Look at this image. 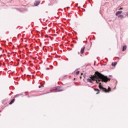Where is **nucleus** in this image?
<instances>
[{"instance_id": "4468645a", "label": "nucleus", "mask_w": 128, "mask_h": 128, "mask_svg": "<svg viewBox=\"0 0 128 128\" xmlns=\"http://www.w3.org/2000/svg\"><path fill=\"white\" fill-rule=\"evenodd\" d=\"M82 74H84L82 73V74H81V76H82Z\"/></svg>"}, {"instance_id": "39448f33", "label": "nucleus", "mask_w": 128, "mask_h": 128, "mask_svg": "<svg viewBox=\"0 0 128 128\" xmlns=\"http://www.w3.org/2000/svg\"><path fill=\"white\" fill-rule=\"evenodd\" d=\"M56 92H60V87L58 86L56 88Z\"/></svg>"}, {"instance_id": "f257e3e1", "label": "nucleus", "mask_w": 128, "mask_h": 128, "mask_svg": "<svg viewBox=\"0 0 128 128\" xmlns=\"http://www.w3.org/2000/svg\"><path fill=\"white\" fill-rule=\"evenodd\" d=\"M90 78L86 79V80L88 82L93 84L94 82L92 81L96 80L97 84H99V88L102 90V92H110V87H108V90H107L106 88H104L102 86V83L100 82H110V78H108L107 76H104L102 74L98 72H96L94 75H91L90 76Z\"/></svg>"}, {"instance_id": "dca6fc26", "label": "nucleus", "mask_w": 128, "mask_h": 128, "mask_svg": "<svg viewBox=\"0 0 128 128\" xmlns=\"http://www.w3.org/2000/svg\"><path fill=\"white\" fill-rule=\"evenodd\" d=\"M74 80H76V78H74Z\"/></svg>"}, {"instance_id": "0eeeda50", "label": "nucleus", "mask_w": 128, "mask_h": 128, "mask_svg": "<svg viewBox=\"0 0 128 128\" xmlns=\"http://www.w3.org/2000/svg\"><path fill=\"white\" fill-rule=\"evenodd\" d=\"M14 99H13L11 100L9 104H14Z\"/></svg>"}, {"instance_id": "f03ea898", "label": "nucleus", "mask_w": 128, "mask_h": 128, "mask_svg": "<svg viewBox=\"0 0 128 128\" xmlns=\"http://www.w3.org/2000/svg\"><path fill=\"white\" fill-rule=\"evenodd\" d=\"M85 48H86L84 46V48H81V50H80L81 54H82L84 52Z\"/></svg>"}, {"instance_id": "423d86ee", "label": "nucleus", "mask_w": 128, "mask_h": 128, "mask_svg": "<svg viewBox=\"0 0 128 128\" xmlns=\"http://www.w3.org/2000/svg\"><path fill=\"white\" fill-rule=\"evenodd\" d=\"M118 18H124V15L122 14H120L118 16Z\"/></svg>"}, {"instance_id": "6e6552de", "label": "nucleus", "mask_w": 128, "mask_h": 128, "mask_svg": "<svg viewBox=\"0 0 128 128\" xmlns=\"http://www.w3.org/2000/svg\"><path fill=\"white\" fill-rule=\"evenodd\" d=\"M126 50V46H123L122 51L124 52V50Z\"/></svg>"}, {"instance_id": "ddd939ff", "label": "nucleus", "mask_w": 128, "mask_h": 128, "mask_svg": "<svg viewBox=\"0 0 128 128\" xmlns=\"http://www.w3.org/2000/svg\"><path fill=\"white\" fill-rule=\"evenodd\" d=\"M38 88H42V86H38Z\"/></svg>"}, {"instance_id": "f8f14e48", "label": "nucleus", "mask_w": 128, "mask_h": 128, "mask_svg": "<svg viewBox=\"0 0 128 128\" xmlns=\"http://www.w3.org/2000/svg\"><path fill=\"white\" fill-rule=\"evenodd\" d=\"M119 10H122V8H118Z\"/></svg>"}, {"instance_id": "7ed1b4c3", "label": "nucleus", "mask_w": 128, "mask_h": 128, "mask_svg": "<svg viewBox=\"0 0 128 128\" xmlns=\"http://www.w3.org/2000/svg\"><path fill=\"white\" fill-rule=\"evenodd\" d=\"M122 11H118L116 13V16H118V14H122Z\"/></svg>"}, {"instance_id": "2eb2a0df", "label": "nucleus", "mask_w": 128, "mask_h": 128, "mask_svg": "<svg viewBox=\"0 0 128 128\" xmlns=\"http://www.w3.org/2000/svg\"><path fill=\"white\" fill-rule=\"evenodd\" d=\"M80 78H82V76H80Z\"/></svg>"}, {"instance_id": "9d476101", "label": "nucleus", "mask_w": 128, "mask_h": 128, "mask_svg": "<svg viewBox=\"0 0 128 128\" xmlns=\"http://www.w3.org/2000/svg\"><path fill=\"white\" fill-rule=\"evenodd\" d=\"M35 6H38L40 4V2H37L34 4Z\"/></svg>"}, {"instance_id": "20e7f679", "label": "nucleus", "mask_w": 128, "mask_h": 128, "mask_svg": "<svg viewBox=\"0 0 128 128\" xmlns=\"http://www.w3.org/2000/svg\"><path fill=\"white\" fill-rule=\"evenodd\" d=\"M94 90H95V92H96V94H100V90L94 88Z\"/></svg>"}, {"instance_id": "1a4fd4ad", "label": "nucleus", "mask_w": 128, "mask_h": 128, "mask_svg": "<svg viewBox=\"0 0 128 128\" xmlns=\"http://www.w3.org/2000/svg\"><path fill=\"white\" fill-rule=\"evenodd\" d=\"M116 66V62H112V66Z\"/></svg>"}, {"instance_id": "9b49d317", "label": "nucleus", "mask_w": 128, "mask_h": 128, "mask_svg": "<svg viewBox=\"0 0 128 128\" xmlns=\"http://www.w3.org/2000/svg\"><path fill=\"white\" fill-rule=\"evenodd\" d=\"M76 74L78 76V74H80V71H78L76 72Z\"/></svg>"}]
</instances>
